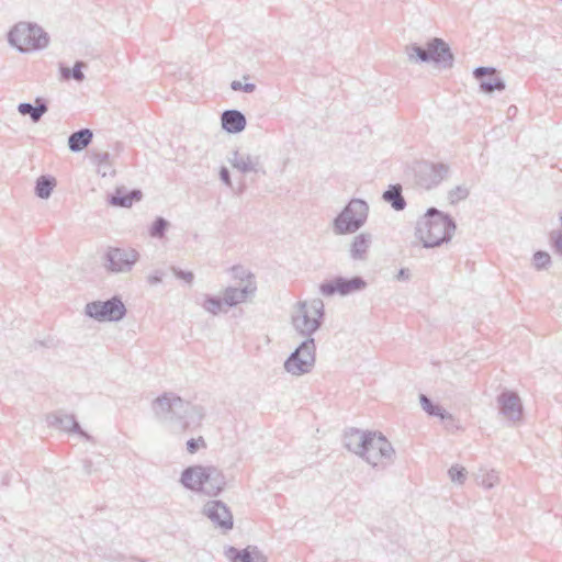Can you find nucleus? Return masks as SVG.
I'll list each match as a JSON object with an SVG mask.
<instances>
[{
	"label": "nucleus",
	"mask_w": 562,
	"mask_h": 562,
	"mask_svg": "<svg viewBox=\"0 0 562 562\" xmlns=\"http://www.w3.org/2000/svg\"><path fill=\"white\" fill-rule=\"evenodd\" d=\"M46 420L48 425L52 427L58 428L67 432L77 434L88 441L92 440V437L80 427L75 415L72 414H66L63 413L61 411H58L48 414Z\"/></svg>",
	"instance_id": "16"
},
{
	"label": "nucleus",
	"mask_w": 562,
	"mask_h": 562,
	"mask_svg": "<svg viewBox=\"0 0 562 562\" xmlns=\"http://www.w3.org/2000/svg\"><path fill=\"white\" fill-rule=\"evenodd\" d=\"M200 447H206L205 440L203 437L191 438L187 441V450L189 453H195Z\"/></svg>",
	"instance_id": "40"
},
{
	"label": "nucleus",
	"mask_w": 562,
	"mask_h": 562,
	"mask_svg": "<svg viewBox=\"0 0 562 562\" xmlns=\"http://www.w3.org/2000/svg\"><path fill=\"white\" fill-rule=\"evenodd\" d=\"M473 77L479 81L480 90L486 94L503 91L506 88L505 81L493 67H476L473 70Z\"/></svg>",
	"instance_id": "17"
},
{
	"label": "nucleus",
	"mask_w": 562,
	"mask_h": 562,
	"mask_svg": "<svg viewBox=\"0 0 562 562\" xmlns=\"http://www.w3.org/2000/svg\"><path fill=\"white\" fill-rule=\"evenodd\" d=\"M470 194V191L464 186H457L448 192V200L450 204L454 205L460 201L465 200Z\"/></svg>",
	"instance_id": "34"
},
{
	"label": "nucleus",
	"mask_w": 562,
	"mask_h": 562,
	"mask_svg": "<svg viewBox=\"0 0 562 562\" xmlns=\"http://www.w3.org/2000/svg\"><path fill=\"white\" fill-rule=\"evenodd\" d=\"M406 53L411 61L432 63L441 69H450L454 63L450 46L439 37L428 41L426 47L412 44L406 47Z\"/></svg>",
	"instance_id": "3"
},
{
	"label": "nucleus",
	"mask_w": 562,
	"mask_h": 562,
	"mask_svg": "<svg viewBox=\"0 0 562 562\" xmlns=\"http://www.w3.org/2000/svg\"><path fill=\"white\" fill-rule=\"evenodd\" d=\"M220 179L222 180V182H224L229 188L233 187L229 170L225 166H222L220 168Z\"/></svg>",
	"instance_id": "44"
},
{
	"label": "nucleus",
	"mask_w": 562,
	"mask_h": 562,
	"mask_svg": "<svg viewBox=\"0 0 562 562\" xmlns=\"http://www.w3.org/2000/svg\"><path fill=\"white\" fill-rule=\"evenodd\" d=\"M184 473H186V469L181 473V477H180L181 484L188 490H191L194 492H200V488H203V479L204 477L201 476V479H200L199 477L200 475L198 473H194V474L192 473L191 480L184 481Z\"/></svg>",
	"instance_id": "35"
},
{
	"label": "nucleus",
	"mask_w": 562,
	"mask_h": 562,
	"mask_svg": "<svg viewBox=\"0 0 562 562\" xmlns=\"http://www.w3.org/2000/svg\"><path fill=\"white\" fill-rule=\"evenodd\" d=\"M372 234L368 232L356 235L350 244L349 256L355 261H366L372 245Z\"/></svg>",
	"instance_id": "21"
},
{
	"label": "nucleus",
	"mask_w": 562,
	"mask_h": 562,
	"mask_svg": "<svg viewBox=\"0 0 562 562\" xmlns=\"http://www.w3.org/2000/svg\"><path fill=\"white\" fill-rule=\"evenodd\" d=\"M411 278V272L407 268H401L396 276L398 281H407Z\"/></svg>",
	"instance_id": "45"
},
{
	"label": "nucleus",
	"mask_w": 562,
	"mask_h": 562,
	"mask_svg": "<svg viewBox=\"0 0 562 562\" xmlns=\"http://www.w3.org/2000/svg\"><path fill=\"white\" fill-rule=\"evenodd\" d=\"M368 215V203L361 199H351L334 218L333 231L336 235L353 234L366 224Z\"/></svg>",
	"instance_id": "6"
},
{
	"label": "nucleus",
	"mask_w": 562,
	"mask_h": 562,
	"mask_svg": "<svg viewBox=\"0 0 562 562\" xmlns=\"http://www.w3.org/2000/svg\"><path fill=\"white\" fill-rule=\"evenodd\" d=\"M324 317V303L321 299H315L311 302H299L291 321L294 330L299 335L305 338H313V334L322 327Z\"/></svg>",
	"instance_id": "4"
},
{
	"label": "nucleus",
	"mask_w": 562,
	"mask_h": 562,
	"mask_svg": "<svg viewBox=\"0 0 562 562\" xmlns=\"http://www.w3.org/2000/svg\"><path fill=\"white\" fill-rule=\"evenodd\" d=\"M532 265L536 270H546L551 266V256L547 251L538 250L532 256Z\"/></svg>",
	"instance_id": "33"
},
{
	"label": "nucleus",
	"mask_w": 562,
	"mask_h": 562,
	"mask_svg": "<svg viewBox=\"0 0 562 562\" xmlns=\"http://www.w3.org/2000/svg\"><path fill=\"white\" fill-rule=\"evenodd\" d=\"M366 286L367 282L362 277L355 276L352 278H345L339 276L321 283L319 291L325 296H333L335 294L346 296L362 291Z\"/></svg>",
	"instance_id": "13"
},
{
	"label": "nucleus",
	"mask_w": 562,
	"mask_h": 562,
	"mask_svg": "<svg viewBox=\"0 0 562 562\" xmlns=\"http://www.w3.org/2000/svg\"><path fill=\"white\" fill-rule=\"evenodd\" d=\"M382 199L384 202L391 205L394 211L405 210L407 203L403 195V188L400 183L390 184L383 192Z\"/></svg>",
	"instance_id": "26"
},
{
	"label": "nucleus",
	"mask_w": 562,
	"mask_h": 562,
	"mask_svg": "<svg viewBox=\"0 0 562 562\" xmlns=\"http://www.w3.org/2000/svg\"><path fill=\"white\" fill-rule=\"evenodd\" d=\"M36 344H40L41 346L50 347L53 344V340L49 339L47 341H35Z\"/></svg>",
	"instance_id": "49"
},
{
	"label": "nucleus",
	"mask_w": 562,
	"mask_h": 562,
	"mask_svg": "<svg viewBox=\"0 0 562 562\" xmlns=\"http://www.w3.org/2000/svg\"><path fill=\"white\" fill-rule=\"evenodd\" d=\"M256 290V282L251 280L239 288L228 286L223 293L225 305L229 307L236 306L237 304L245 302L249 296L254 295Z\"/></svg>",
	"instance_id": "19"
},
{
	"label": "nucleus",
	"mask_w": 562,
	"mask_h": 562,
	"mask_svg": "<svg viewBox=\"0 0 562 562\" xmlns=\"http://www.w3.org/2000/svg\"><path fill=\"white\" fill-rule=\"evenodd\" d=\"M143 193L138 189L127 191L124 187L116 188L108 195V203L116 207H131L135 202L142 200Z\"/></svg>",
	"instance_id": "20"
},
{
	"label": "nucleus",
	"mask_w": 562,
	"mask_h": 562,
	"mask_svg": "<svg viewBox=\"0 0 562 562\" xmlns=\"http://www.w3.org/2000/svg\"><path fill=\"white\" fill-rule=\"evenodd\" d=\"M394 456L395 450L385 436L371 431L360 457L373 468L383 469L393 463Z\"/></svg>",
	"instance_id": "8"
},
{
	"label": "nucleus",
	"mask_w": 562,
	"mask_h": 562,
	"mask_svg": "<svg viewBox=\"0 0 562 562\" xmlns=\"http://www.w3.org/2000/svg\"><path fill=\"white\" fill-rule=\"evenodd\" d=\"M498 482V475L495 471L487 472L482 479V486L486 490L494 487Z\"/></svg>",
	"instance_id": "39"
},
{
	"label": "nucleus",
	"mask_w": 562,
	"mask_h": 562,
	"mask_svg": "<svg viewBox=\"0 0 562 562\" xmlns=\"http://www.w3.org/2000/svg\"><path fill=\"white\" fill-rule=\"evenodd\" d=\"M83 67H86V64L81 60L76 61L72 68L60 66L61 78L65 80L75 79L81 82L85 80V74L82 72Z\"/></svg>",
	"instance_id": "30"
},
{
	"label": "nucleus",
	"mask_w": 562,
	"mask_h": 562,
	"mask_svg": "<svg viewBox=\"0 0 562 562\" xmlns=\"http://www.w3.org/2000/svg\"><path fill=\"white\" fill-rule=\"evenodd\" d=\"M171 271L173 272V274L178 278V279H181L183 280L186 283L188 284H191L193 279H194V276L191 271H183L177 267H171Z\"/></svg>",
	"instance_id": "42"
},
{
	"label": "nucleus",
	"mask_w": 562,
	"mask_h": 562,
	"mask_svg": "<svg viewBox=\"0 0 562 562\" xmlns=\"http://www.w3.org/2000/svg\"><path fill=\"white\" fill-rule=\"evenodd\" d=\"M448 474L452 482L462 484L467 477V470L465 468L456 464L449 469Z\"/></svg>",
	"instance_id": "37"
},
{
	"label": "nucleus",
	"mask_w": 562,
	"mask_h": 562,
	"mask_svg": "<svg viewBox=\"0 0 562 562\" xmlns=\"http://www.w3.org/2000/svg\"><path fill=\"white\" fill-rule=\"evenodd\" d=\"M231 89L234 91H244L246 93H251L256 90V86L254 83H241L238 80H234L231 82Z\"/></svg>",
	"instance_id": "41"
},
{
	"label": "nucleus",
	"mask_w": 562,
	"mask_h": 562,
	"mask_svg": "<svg viewBox=\"0 0 562 562\" xmlns=\"http://www.w3.org/2000/svg\"><path fill=\"white\" fill-rule=\"evenodd\" d=\"M231 271L233 278L236 280L246 281V283H248L249 280L255 281L254 274H251L243 266H234L232 267Z\"/></svg>",
	"instance_id": "38"
},
{
	"label": "nucleus",
	"mask_w": 562,
	"mask_h": 562,
	"mask_svg": "<svg viewBox=\"0 0 562 562\" xmlns=\"http://www.w3.org/2000/svg\"><path fill=\"white\" fill-rule=\"evenodd\" d=\"M226 558L231 562H266L267 559L256 547H247L245 549H236L234 547H228L226 552Z\"/></svg>",
	"instance_id": "23"
},
{
	"label": "nucleus",
	"mask_w": 562,
	"mask_h": 562,
	"mask_svg": "<svg viewBox=\"0 0 562 562\" xmlns=\"http://www.w3.org/2000/svg\"><path fill=\"white\" fill-rule=\"evenodd\" d=\"M151 409L161 423H171L176 430L186 431L200 426L204 408L184 401L172 392H165L151 402Z\"/></svg>",
	"instance_id": "1"
},
{
	"label": "nucleus",
	"mask_w": 562,
	"mask_h": 562,
	"mask_svg": "<svg viewBox=\"0 0 562 562\" xmlns=\"http://www.w3.org/2000/svg\"><path fill=\"white\" fill-rule=\"evenodd\" d=\"M93 133L89 128H81L68 137V147L74 153L83 150L92 142Z\"/></svg>",
	"instance_id": "27"
},
{
	"label": "nucleus",
	"mask_w": 562,
	"mask_h": 562,
	"mask_svg": "<svg viewBox=\"0 0 562 562\" xmlns=\"http://www.w3.org/2000/svg\"><path fill=\"white\" fill-rule=\"evenodd\" d=\"M56 187V179L49 175L40 176L35 182V194L40 199H48Z\"/></svg>",
	"instance_id": "29"
},
{
	"label": "nucleus",
	"mask_w": 562,
	"mask_h": 562,
	"mask_svg": "<svg viewBox=\"0 0 562 562\" xmlns=\"http://www.w3.org/2000/svg\"><path fill=\"white\" fill-rule=\"evenodd\" d=\"M82 467H83L85 473L88 475H90L94 471L93 462L89 459H85L82 461Z\"/></svg>",
	"instance_id": "47"
},
{
	"label": "nucleus",
	"mask_w": 562,
	"mask_h": 562,
	"mask_svg": "<svg viewBox=\"0 0 562 562\" xmlns=\"http://www.w3.org/2000/svg\"><path fill=\"white\" fill-rule=\"evenodd\" d=\"M18 111L21 115H29L33 123L41 121L42 116L48 111L47 101L44 98L37 97L35 104L22 102L18 105Z\"/></svg>",
	"instance_id": "25"
},
{
	"label": "nucleus",
	"mask_w": 562,
	"mask_h": 562,
	"mask_svg": "<svg viewBox=\"0 0 562 562\" xmlns=\"http://www.w3.org/2000/svg\"><path fill=\"white\" fill-rule=\"evenodd\" d=\"M499 413L510 422H518L522 417V404L514 391H503L497 396Z\"/></svg>",
	"instance_id": "18"
},
{
	"label": "nucleus",
	"mask_w": 562,
	"mask_h": 562,
	"mask_svg": "<svg viewBox=\"0 0 562 562\" xmlns=\"http://www.w3.org/2000/svg\"><path fill=\"white\" fill-rule=\"evenodd\" d=\"M132 562H144V561H142V560H133Z\"/></svg>",
	"instance_id": "50"
},
{
	"label": "nucleus",
	"mask_w": 562,
	"mask_h": 562,
	"mask_svg": "<svg viewBox=\"0 0 562 562\" xmlns=\"http://www.w3.org/2000/svg\"><path fill=\"white\" fill-rule=\"evenodd\" d=\"M192 473H198L201 479H203V488H200V492L209 495L216 496L218 495L226 485V480L223 472L215 467H203V465H192L186 468L184 481H190Z\"/></svg>",
	"instance_id": "11"
},
{
	"label": "nucleus",
	"mask_w": 562,
	"mask_h": 562,
	"mask_svg": "<svg viewBox=\"0 0 562 562\" xmlns=\"http://www.w3.org/2000/svg\"><path fill=\"white\" fill-rule=\"evenodd\" d=\"M109 157H110V155L106 151L105 153H99V154L95 155V159L99 162V165L108 162Z\"/></svg>",
	"instance_id": "48"
},
{
	"label": "nucleus",
	"mask_w": 562,
	"mask_h": 562,
	"mask_svg": "<svg viewBox=\"0 0 562 562\" xmlns=\"http://www.w3.org/2000/svg\"><path fill=\"white\" fill-rule=\"evenodd\" d=\"M203 514L216 526L231 530L234 525L233 515L222 501H210L204 505Z\"/></svg>",
	"instance_id": "15"
},
{
	"label": "nucleus",
	"mask_w": 562,
	"mask_h": 562,
	"mask_svg": "<svg viewBox=\"0 0 562 562\" xmlns=\"http://www.w3.org/2000/svg\"><path fill=\"white\" fill-rule=\"evenodd\" d=\"M456 231L453 217L431 206L416 221L414 236L424 248H436L450 243Z\"/></svg>",
	"instance_id": "2"
},
{
	"label": "nucleus",
	"mask_w": 562,
	"mask_h": 562,
	"mask_svg": "<svg viewBox=\"0 0 562 562\" xmlns=\"http://www.w3.org/2000/svg\"><path fill=\"white\" fill-rule=\"evenodd\" d=\"M165 272L162 270H155L148 276V282L151 285L158 284L162 281Z\"/></svg>",
	"instance_id": "43"
},
{
	"label": "nucleus",
	"mask_w": 562,
	"mask_h": 562,
	"mask_svg": "<svg viewBox=\"0 0 562 562\" xmlns=\"http://www.w3.org/2000/svg\"><path fill=\"white\" fill-rule=\"evenodd\" d=\"M222 128L229 134H238L246 127V116L238 110H225L221 115Z\"/></svg>",
	"instance_id": "22"
},
{
	"label": "nucleus",
	"mask_w": 562,
	"mask_h": 562,
	"mask_svg": "<svg viewBox=\"0 0 562 562\" xmlns=\"http://www.w3.org/2000/svg\"><path fill=\"white\" fill-rule=\"evenodd\" d=\"M316 363V344L314 338H305L285 359V372L301 376L312 372Z\"/></svg>",
	"instance_id": "7"
},
{
	"label": "nucleus",
	"mask_w": 562,
	"mask_h": 562,
	"mask_svg": "<svg viewBox=\"0 0 562 562\" xmlns=\"http://www.w3.org/2000/svg\"><path fill=\"white\" fill-rule=\"evenodd\" d=\"M170 223L162 216H157L148 229V234L153 238L161 239L165 237Z\"/></svg>",
	"instance_id": "31"
},
{
	"label": "nucleus",
	"mask_w": 562,
	"mask_h": 562,
	"mask_svg": "<svg viewBox=\"0 0 562 562\" xmlns=\"http://www.w3.org/2000/svg\"><path fill=\"white\" fill-rule=\"evenodd\" d=\"M8 42L21 53L40 50L48 46V34L36 23L19 22L8 33Z\"/></svg>",
	"instance_id": "5"
},
{
	"label": "nucleus",
	"mask_w": 562,
	"mask_h": 562,
	"mask_svg": "<svg viewBox=\"0 0 562 562\" xmlns=\"http://www.w3.org/2000/svg\"><path fill=\"white\" fill-rule=\"evenodd\" d=\"M559 221L562 225V210L559 212ZM550 241L557 255H562V228L550 233Z\"/></svg>",
	"instance_id": "36"
},
{
	"label": "nucleus",
	"mask_w": 562,
	"mask_h": 562,
	"mask_svg": "<svg viewBox=\"0 0 562 562\" xmlns=\"http://www.w3.org/2000/svg\"><path fill=\"white\" fill-rule=\"evenodd\" d=\"M422 408L431 417H438L441 422L452 420V414L447 412L441 405L435 404L427 395H419Z\"/></svg>",
	"instance_id": "28"
},
{
	"label": "nucleus",
	"mask_w": 562,
	"mask_h": 562,
	"mask_svg": "<svg viewBox=\"0 0 562 562\" xmlns=\"http://www.w3.org/2000/svg\"><path fill=\"white\" fill-rule=\"evenodd\" d=\"M449 170V166L443 162L416 161L413 165L415 184L422 189L431 190L448 177Z\"/></svg>",
	"instance_id": "9"
},
{
	"label": "nucleus",
	"mask_w": 562,
	"mask_h": 562,
	"mask_svg": "<svg viewBox=\"0 0 562 562\" xmlns=\"http://www.w3.org/2000/svg\"><path fill=\"white\" fill-rule=\"evenodd\" d=\"M560 256L562 257V254Z\"/></svg>",
	"instance_id": "51"
},
{
	"label": "nucleus",
	"mask_w": 562,
	"mask_h": 562,
	"mask_svg": "<svg viewBox=\"0 0 562 562\" xmlns=\"http://www.w3.org/2000/svg\"><path fill=\"white\" fill-rule=\"evenodd\" d=\"M126 312L122 299L117 295L106 301L89 302L85 306L86 315L98 322H120L125 317Z\"/></svg>",
	"instance_id": "10"
},
{
	"label": "nucleus",
	"mask_w": 562,
	"mask_h": 562,
	"mask_svg": "<svg viewBox=\"0 0 562 562\" xmlns=\"http://www.w3.org/2000/svg\"><path fill=\"white\" fill-rule=\"evenodd\" d=\"M227 160L234 169L243 175L252 172L265 176L267 173L261 158L258 155H250L235 149L231 153V156L227 157Z\"/></svg>",
	"instance_id": "14"
},
{
	"label": "nucleus",
	"mask_w": 562,
	"mask_h": 562,
	"mask_svg": "<svg viewBox=\"0 0 562 562\" xmlns=\"http://www.w3.org/2000/svg\"><path fill=\"white\" fill-rule=\"evenodd\" d=\"M371 431H362L357 428H350L344 435V446L357 456H361L366 447L367 439Z\"/></svg>",
	"instance_id": "24"
},
{
	"label": "nucleus",
	"mask_w": 562,
	"mask_h": 562,
	"mask_svg": "<svg viewBox=\"0 0 562 562\" xmlns=\"http://www.w3.org/2000/svg\"><path fill=\"white\" fill-rule=\"evenodd\" d=\"M442 423L445 424L446 429L449 431H453V430H457L460 428L453 416H452V420H446Z\"/></svg>",
	"instance_id": "46"
},
{
	"label": "nucleus",
	"mask_w": 562,
	"mask_h": 562,
	"mask_svg": "<svg viewBox=\"0 0 562 562\" xmlns=\"http://www.w3.org/2000/svg\"><path fill=\"white\" fill-rule=\"evenodd\" d=\"M224 304H225L224 296L218 297V296H213V295H206L204 303H203V307L205 308V311L210 312L211 314L217 315L218 313H221L223 311Z\"/></svg>",
	"instance_id": "32"
},
{
	"label": "nucleus",
	"mask_w": 562,
	"mask_h": 562,
	"mask_svg": "<svg viewBox=\"0 0 562 562\" xmlns=\"http://www.w3.org/2000/svg\"><path fill=\"white\" fill-rule=\"evenodd\" d=\"M138 257L139 254L133 248L109 247L104 256V266L111 272H128Z\"/></svg>",
	"instance_id": "12"
}]
</instances>
